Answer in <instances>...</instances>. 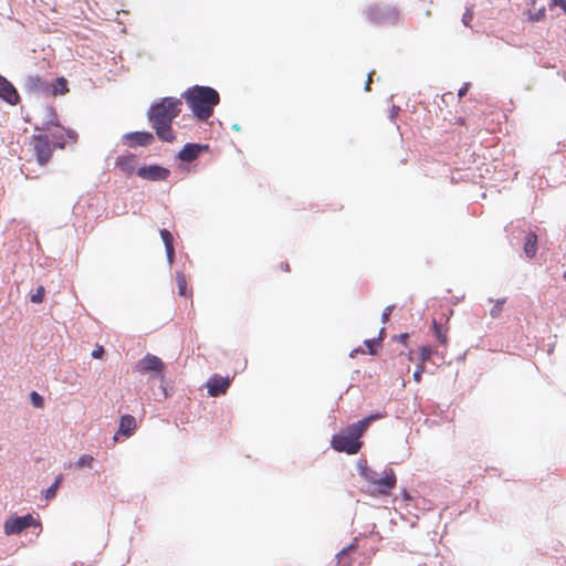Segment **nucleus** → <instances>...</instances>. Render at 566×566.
Segmentation results:
<instances>
[{
	"mask_svg": "<svg viewBox=\"0 0 566 566\" xmlns=\"http://www.w3.org/2000/svg\"><path fill=\"white\" fill-rule=\"evenodd\" d=\"M181 105L179 98L165 97L149 108L148 118L161 140L168 143L175 140L171 123L181 112Z\"/></svg>",
	"mask_w": 566,
	"mask_h": 566,
	"instance_id": "1",
	"label": "nucleus"
},
{
	"mask_svg": "<svg viewBox=\"0 0 566 566\" xmlns=\"http://www.w3.org/2000/svg\"><path fill=\"white\" fill-rule=\"evenodd\" d=\"M188 107L199 120H207L213 114L214 107L220 102L219 93L209 86L195 85L184 94Z\"/></svg>",
	"mask_w": 566,
	"mask_h": 566,
	"instance_id": "2",
	"label": "nucleus"
},
{
	"mask_svg": "<svg viewBox=\"0 0 566 566\" xmlns=\"http://www.w3.org/2000/svg\"><path fill=\"white\" fill-rule=\"evenodd\" d=\"M364 434V422H355L347 427L346 433L340 432L333 436L331 446L337 452L356 454L361 448L359 438Z\"/></svg>",
	"mask_w": 566,
	"mask_h": 566,
	"instance_id": "3",
	"label": "nucleus"
},
{
	"mask_svg": "<svg viewBox=\"0 0 566 566\" xmlns=\"http://www.w3.org/2000/svg\"><path fill=\"white\" fill-rule=\"evenodd\" d=\"M31 150L40 166H45L52 158L55 147H63L62 143L52 144L48 135H33L30 142Z\"/></svg>",
	"mask_w": 566,
	"mask_h": 566,
	"instance_id": "4",
	"label": "nucleus"
},
{
	"mask_svg": "<svg viewBox=\"0 0 566 566\" xmlns=\"http://www.w3.org/2000/svg\"><path fill=\"white\" fill-rule=\"evenodd\" d=\"M365 17L369 23L375 25L395 24L398 21V11L394 8L374 4L365 10Z\"/></svg>",
	"mask_w": 566,
	"mask_h": 566,
	"instance_id": "5",
	"label": "nucleus"
},
{
	"mask_svg": "<svg viewBox=\"0 0 566 566\" xmlns=\"http://www.w3.org/2000/svg\"><path fill=\"white\" fill-rule=\"evenodd\" d=\"M41 527V522L31 514L24 516L10 517L4 522L3 531L6 535L20 534L28 527Z\"/></svg>",
	"mask_w": 566,
	"mask_h": 566,
	"instance_id": "6",
	"label": "nucleus"
},
{
	"mask_svg": "<svg viewBox=\"0 0 566 566\" xmlns=\"http://www.w3.org/2000/svg\"><path fill=\"white\" fill-rule=\"evenodd\" d=\"M363 475L371 485H374L373 494L388 495L397 483L396 474L391 469L386 471L385 475L378 478V480H371L367 472H363Z\"/></svg>",
	"mask_w": 566,
	"mask_h": 566,
	"instance_id": "7",
	"label": "nucleus"
},
{
	"mask_svg": "<svg viewBox=\"0 0 566 566\" xmlns=\"http://www.w3.org/2000/svg\"><path fill=\"white\" fill-rule=\"evenodd\" d=\"M136 175L142 179L150 181H164L169 177L170 171L169 169L158 165H149L139 167L136 170Z\"/></svg>",
	"mask_w": 566,
	"mask_h": 566,
	"instance_id": "8",
	"label": "nucleus"
},
{
	"mask_svg": "<svg viewBox=\"0 0 566 566\" xmlns=\"http://www.w3.org/2000/svg\"><path fill=\"white\" fill-rule=\"evenodd\" d=\"M230 378L221 377L219 375L211 376L207 381L208 394L211 397L224 395L230 386Z\"/></svg>",
	"mask_w": 566,
	"mask_h": 566,
	"instance_id": "9",
	"label": "nucleus"
},
{
	"mask_svg": "<svg viewBox=\"0 0 566 566\" xmlns=\"http://www.w3.org/2000/svg\"><path fill=\"white\" fill-rule=\"evenodd\" d=\"M137 368L143 374L151 371L159 374L164 369V363L159 357L148 354L138 361Z\"/></svg>",
	"mask_w": 566,
	"mask_h": 566,
	"instance_id": "10",
	"label": "nucleus"
},
{
	"mask_svg": "<svg viewBox=\"0 0 566 566\" xmlns=\"http://www.w3.org/2000/svg\"><path fill=\"white\" fill-rule=\"evenodd\" d=\"M0 98L4 99L10 105H15L20 99L14 86L2 75H0Z\"/></svg>",
	"mask_w": 566,
	"mask_h": 566,
	"instance_id": "11",
	"label": "nucleus"
},
{
	"mask_svg": "<svg viewBox=\"0 0 566 566\" xmlns=\"http://www.w3.org/2000/svg\"><path fill=\"white\" fill-rule=\"evenodd\" d=\"M207 145L186 144L178 153V158L182 161L190 163L195 160L203 150H207Z\"/></svg>",
	"mask_w": 566,
	"mask_h": 566,
	"instance_id": "12",
	"label": "nucleus"
},
{
	"mask_svg": "<svg viewBox=\"0 0 566 566\" xmlns=\"http://www.w3.org/2000/svg\"><path fill=\"white\" fill-rule=\"evenodd\" d=\"M128 145L133 146H148L154 142V136L149 132H135L125 136Z\"/></svg>",
	"mask_w": 566,
	"mask_h": 566,
	"instance_id": "13",
	"label": "nucleus"
},
{
	"mask_svg": "<svg viewBox=\"0 0 566 566\" xmlns=\"http://www.w3.org/2000/svg\"><path fill=\"white\" fill-rule=\"evenodd\" d=\"M115 166L126 175H132L136 169V157L133 154H124L116 158Z\"/></svg>",
	"mask_w": 566,
	"mask_h": 566,
	"instance_id": "14",
	"label": "nucleus"
},
{
	"mask_svg": "<svg viewBox=\"0 0 566 566\" xmlns=\"http://www.w3.org/2000/svg\"><path fill=\"white\" fill-rule=\"evenodd\" d=\"M136 430V420L132 415H124L119 420L118 433L130 437Z\"/></svg>",
	"mask_w": 566,
	"mask_h": 566,
	"instance_id": "15",
	"label": "nucleus"
},
{
	"mask_svg": "<svg viewBox=\"0 0 566 566\" xmlns=\"http://www.w3.org/2000/svg\"><path fill=\"white\" fill-rule=\"evenodd\" d=\"M432 328H433L434 336H436L437 340L439 342V344L442 345L443 347H447L449 344V337H448L449 326H448V324H440L436 319H433Z\"/></svg>",
	"mask_w": 566,
	"mask_h": 566,
	"instance_id": "16",
	"label": "nucleus"
},
{
	"mask_svg": "<svg viewBox=\"0 0 566 566\" xmlns=\"http://www.w3.org/2000/svg\"><path fill=\"white\" fill-rule=\"evenodd\" d=\"M524 252L527 258L532 259L537 252V235L534 232H528L525 238Z\"/></svg>",
	"mask_w": 566,
	"mask_h": 566,
	"instance_id": "17",
	"label": "nucleus"
},
{
	"mask_svg": "<svg viewBox=\"0 0 566 566\" xmlns=\"http://www.w3.org/2000/svg\"><path fill=\"white\" fill-rule=\"evenodd\" d=\"M62 480H63L62 474H59V475L56 476V479H55L54 483H53L49 489H46V490L44 491V497H45L46 500H51V499H53V497L55 496L56 491H57L59 486H60V485H61V483H62Z\"/></svg>",
	"mask_w": 566,
	"mask_h": 566,
	"instance_id": "18",
	"label": "nucleus"
},
{
	"mask_svg": "<svg viewBox=\"0 0 566 566\" xmlns=\"http://www.w3.org/2000/svg\"><path fill=\"white\" fill-rule=\"evenodd\" d=\"M176 281H177V285H178L179 295H181L184 297H187L188 296V291H187V280H186V276L182 273H177L176 274Z\"/></svg>",
	"mask_w": 566,
	"mask_h": 566,
	"instance_id": "19",
	"label": "nucleus"
},
{
	"mask_svg": "<svg viewBox=\"0 0 566 566\" xmlns=\"http://www.w3.org/2000/svg\"><path fill=\"white\" fill-rule=\"evenodd\" d=\"M94 463V458L90 454H83L81 455L77 461L75 462V467L78 469L82 468H92Z\"/></svg>",
	"mask_w": 566,
	"mask_h": 566,
	"instance_id": "20",
	"label": "nucleus"
},
{
	"mask_svg": "<svg viewBox=\"0 0 566 566\" xmlns=\"http://www.w3.org/2000/svg\"><path fill=\"white\" fill-rule=\"evenodd\" d=\"M160 237H161V240L164 241L166 250L174 249V237L169 230H167V229L160 230Z\"/></svg>",
	"mask_w": 566,
	"mask_h": 566,
	"instance_id": "21",
	"label": "nucleus"
},
{
	"mask_svg": "<svg viewBox=\"0 0 566 566\" xmlns=\"http://www.w3.org/2000/svg\"><path fill=\"white\" fill-rule=\"evenodd\" d=\"M66 92H69L66 80L64 77H59L53 87V94H65Z\"/></svg>",
	"mask_w": 566,
	"mask_h": 566,
	"instance_id": "22",
	"label": "nucleus"
},
{
	"mask_svg": "<svg viewBox=\"0 0 566 566\" xmlns=\"http://www.w3.org/2000/svg\"><path fill=\"white\" fill-rule=\"evenodd\" d=\"M433 354L434 350L430 346H422L419 353L420 364L424 365Z\"/></svg>",
	"mask_w": 566,
	"mask_h": 566,
	"instance_id": "23",
	"label": "nucleus"
},
{
	"mask_svg": "<svg viewBox=\"0 0 566 566\" xmlns=\"http://www.w3.org/2000/svg\"><path fill=\"white\" fill-rule=\"evenodd\" d=\"M506 302V298H502V300H496L494 302V306L491 308L490 311V314L492 317H499L501 312H502V308H503V305L504 303Z\"/></svg>",
	"mask_w": 566,
	"mask_h": 566,
	"instance_id": "24",
	"label": "nucleus"
},
{
	"mask_svg": "<svg viewBox=\"0 0 566 566\" xmlns=\"http://www.w3.org/2000/svg\"><path fill=\"white\" fill-rule=\"evenodd\" d=\"M31 402L36 408H42L44 406V400L41 395H39L36 391H32L30 395Z\"/></svg>",
	"mask_w": 566,
	"mask_h": 566,
	"instance_id": "25",
	"label": "nucleus"
},
{
	"mask_svg": "<svg viewBox=\"0 0 566 566\" xmlns=\"http://www.w3.org/2000/svg\"><path fill=\"white\" fill-rule=\"evenodd\" d=\"M45 290L43 286H39L36 289V292L31 295V302L32 303H42L44 298Z\"/></svg>",
	"mask_w": 566,
	"mask_h": 566,
	"instance_id": "26",
	"label": "nucleus"
},
{
	"mask_svg": "<svg viewBox=\"0 0 566 566\" xmlns=\"http://www.w3.org/2000/svg\"><path fill=\"white\" fill-rule=\"evenodd\" d=\"M426 367L423 364H419L417 369L413 373V380L419 384L421 381V376L424 373Z\"/></svg>",
	"mask_w": 566,
	"mask_h": 566,
	"instance_id": "27",
	"label": "nucleus"
},
{
	"mask_svg": "<svg viewBox=\"0 0 566 566\" xmlns=\"http://www.w3.org/2000/svg\"><path fill=\"white\" fill-rule=\"evenodd\" d=\"M545 12H546L545 8H541L535 13H531L530 19L533 21H541L545 18Z\"/></svg>",
	"mask_w": 566,
	"mask_h": 566,
	"instance_id": "28",
	"label": "nucleus"
},
{
	"mask_svg": "<svg viewBox=\"0 0 566 566\" xmlns=\"http://www.w3.org/2000/svg\"><path fill=\"white\" fill-rule=\"evenodd\" d=\"M395 306L394 305H389L387 307H385L384 312H382V315H381V321L382 323H387L392 311H394Z\"/></svg>",
	"mask_w": 566,
	"mask_h": 566,
	"instance_id": "29",
	"label": "nucleus"
},
{
	"mask_svg": "<svg viewBox=\"0 0 566 566\" xmlns=\"http://www.w3.org/2000/svg\"><path fill=\"white\" fill-rule=\"evenodd\" d=\"M380 416L379 415H370L366 418H364L363 420H359L358 422H364V432L367 430L369 423L373 421V420H376V419H379Z\"/></svg>",
	"mask_w": 566,
	"mask_h": 566,
	"instance_id": "30",
	"label": "nucleus"
},
{
	"mask_svg": "<svg viewBox=\"0 0 566 566\" xmlns=\"http://www.w3.org/2000/svg\"><path fill=\"white\" fill-rule=\"evenodd\" d=\"M473 19V12L472 10L470 9H467V11L464 12L463 17H462V22L465 27H469L470 25V22L472 21Z\"/></svg>",
	"mask_w": 566,
	"mask_h": 566,
	"instance_id": "31",
	"label": "nucleus"
},
{
	"mask_svg": "<svg viewBox=\"0 0 566 566\" xmlns=\"http://www.w3.org/2000/svg\"><path fill=\"white\" fill-rule=\"evenodd\" d=\"M104 355V348L103 346H97L93 352H92V356L93 358H102Z\"/></svg>",
	"mask_w": 566,
	"mask_h": 566,
	"instance_id": "32",
	"label": "nucleus"
},
{
	"mask_svg": "<svg viewBox=\"0 0 566 566\" xmlns=\"http://www.w3.org/2000/svg\"><path fill=\"white\" fill-rule=\"evenodd\" d=\"M166 254H167V261H168L169 265H171L175 260V249H167Z\"/></svg>",
	"mask_w": 566,
	"mask_h": 566,
	"instance_id": "33",
	"label": "nucleus"
},
{
	"mask_svg": "<svg viewBox=\"0 0 566 566\" xmlns=\"http://www.w3.org/2000/svg\"><path fill=\"white\" fill-rule=\"evenodd\" d=\"M558 6L560 7L564 12L566 13V0H552L551 7Z\"/></svg>",
	"mask_w": 566,
	"mask_h": 566,
	"instance_id": "34",
	"label": "nucleus"
},
{
	"mask_svg": "<svg viewBox=\"0 0 566 566\" xmlns=\"http://www.w3.org/2000/svg\"><path fill=\"white\" fill-rule=\"evenodd\" d=\"M29 83L34 87H39L41 86V78L39 76H30Z\"/></svg>",
	"mask_w": 566,
	"mask_h": 566,
	"instance_id": "35",
	"label": "nucleus"
},
{
	"mask_svg": "<svg viewBox=\"0 0 566 566\" xmlns=\"http://www.w3.org/2000/svg\"><path fill=\"white\" fill-rule=\"evenodd\" d=\"M365 344L366 346L368 347L369 349V354L370 355H375L376 354V350L374 348V345H375V340L374 339H368V340H365Z\"/></svg>",
	"mask_w": 566,
	"mask_h": 566,
	"instance_id": "36",
	"label": "nucleus"
},
{
	"mask_svg": "<svg viewBox=\"0 0 566 566\" xmlns=\"http://www.w3.org/2000/svg\"><path fill=\"white\" fill-rule=\"evenodd\" d=\"M398 339H399L400 343L407 344V340L409 339V335L407 333L400 334L398 336Z\"/></svg>",
	"mask_w": 566,
	"mask_h": 566,
	"instance_id": "37",
	"label": "nucleus"
},
{
	"mask_svg": "<svg viewBox=\"0 0 566 566\" xmlns=\"http://www.w3.org/2000/svg\"><path fill=\"white\" fill-rule=\"evenodd\" d=\"M46 112H48V114L52 117V119L50 120V123H54V119L56 118V115H55V113H54L53 108H52V107H48V108H46Z\"/></svg>",
	"mask_w": 566,
	"mask_h": 566,
	"instance_id": "38",
	"label": "nucleus"
},
{
	"mask_svg": "<svg viewBox=\"0 0 566 566\" xmlns=\"http://www.w3.org/2000/svg\"><path fill=\"white\" fill-rule=\"evenodd\" d=\"M364 472H367V473L369 474V478H370L371 480H378V478H376V476H375V473H374V472L368 471V470H365Z\"/></svg>",
	"mask_w": 566,
	"mask_h": 566,
	"instance_id": "39",
	"label": "nucleus"
},
{
	"mask_svg": "<svg viewBox=\"0 0 566 566\" xmlns=\"http://www.w3.org/2000/svg\"><path fill=\"white\" fill-rule=\"evenodd\" d=\"M352 547H353V546H349V547H347V548H345V549H342V552H340L338 555H339V556H342V555L346 554V552H347L348 549H350Z\"/></svg>",
	"mask_w": 566,
	"mask_h": 566,
	"instance_id": "40",
	"label": "nucleus"
},
{
	"mask_svg": "<svg viewBox=\"0 0 566 566\" xmlns=\"http://www.w3.org/2000/svg\"><path fill=\"white\" fill-rule=\"evenodd\" d=\"M370 83H371V77L369 76V77H368L367 85H366V90H369V85H370Z\"/></svg>",
	"mask_w": 566,
	"mask_h": 566,
	"instance_id": "41",
	"label": "nucleus"
},
{
	"mask_svg": "<svg viewBox=\"0 0 566 566\" xmlns=\"http://www.w3.org/2000/svg\"><path fill=\"white\" fill-rule=\"evenodd\" d=\"M408 360H410V361L412 360V353L411 352L408 354Z\"/></svg>",
	"mask_w": 566,
	"mask_h": 566,
	"instance_id": "42",
	"label": "nucleus"
},
{
	"mask_svg": "<svg viewBox=\"0 0 566 566\" xmlns=\"http://www.w3.org/2000/svg\"><path fill=\"white\" fill-rule=\"evenodd\" d=\"M284 270H285L286 272H287V271H290V266H289V264H285V265H284Z\"/></svg>",
	"mask_w": 566,
	"mask_h": 566,
	"instance_id": "43",
	"label": "nucleus"
},
{
	"mask_svg": "<svg viewBox=\"0 0 566 566\" xmlns=\"http://www.w3.org/2000/svg\"><path fill=\"white\" fill-rule=\"evenodd\" d=\"M564 276L566 277V272L564 273Z\"/></svg>",
	"mask_w": 566,
	"mask_h": 566,
	"instance_id": "44",
	"label": "nucleus"
}]
</instances>
